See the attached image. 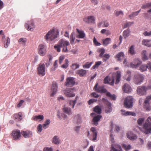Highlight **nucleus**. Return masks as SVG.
<instances>
[{
	"instance_id": "1",
	"label": "nucleus",
	"mask_w": 151,
	"mask_h": 151,
	"mask_svg": "<svg viewBox=\"0 0 151 151\" xmlns=\"http://www.w3.org/2000/svg\"><path fill=\"white\" fill-rule=\"evenodd\" d=\"M59 35V32L57 29L53 28L49 31L44 37L45 41H51L58 37Z\"/></svg>"
},
{
	"instance_id": "2",
	"label": "nucleus",
	"mask_w": 151,
	"mask_h": 151,
	"mask_svg": "<svg viewBox=\"0 0 151 151\" xmlns=\"http://www.w3.org/2000/svg\"><path fill=\"white\" fill-rule=\"evenodd\" d=\"M133 98L132 96H127L124 100V107L127 108H132L133 106Z\"/></svg>"
},
{
	"instance_id": "3",
	"label": "nucleus",
	"mask_w": 151,
	"mask_h": 151,
	"mask_svg": "<svg viewBox=\"0 0 151 151\" xmlns=\"http://www.w3.org/2000/svg\"><path fill=\"white\" fill-rule=\"evenodd\" d=\"M37 73L40 76H43L45 74V66L44 64H39L37 68Z\"/></svg>"
},
{
	"instance_id": "4",
	"label": "nucleus",
	"mask_w": 151,
	"mask_h": 151,
	"mask_svg": "<svg viewBox=\"0 0 151 151\" xmlns=\"http://www.w3.org/2000/svg\"><path fill=\"white\" fill-rule=\"evenodd\" d=\"M58 44H59L61 47H63L62 50L63 52H68L67 47V46L70 45L69 42L68 41L61 39L59 41Z\"/></svg>"
},
{
	"instance_id": "5",
	"label": "nucleus",
	"mask_w": 151,
	"mask_h": 151,
	"mask_svg": "<svg viewBox=\"0 0 151 151\" xmlns=\"http://www.w3.org/2000/svg\"><path fill=\"white\" fill-rule=\"evenodd\" d=\"M144 108L149 111L151 109V95L148 96L144 101Z\"/></svg>"
},
{
	"instance_id": "6",
	"label": "nucleus",
	"mask_w": 151,
	"mask_h": 151,
	"mask_svg": "<svg viewBox=\"0 0 151 151\" xmlns=\"http://www.w3.org/2000/svg\"><path fill=\"white\" fill-rule=\"evenodd\" d=\"M91 131L92 135H90V132L89 131H88L87 136L91 140L95 141L96 139L97 135L96 129L94 127H91Z\"/></svg>"
},
{
	"instance_id": "7",
	"label": "nucleus",
	"mask_w": 151,
	"mask_h": 151,
	"mask_svg": "<svg viewBox=\"0 0 151 151\" xmlns=\"http://www.w3.org/2000/svg\"><path fill=\"white\" fill-rule=\"evenodd\" d=\"M144 78V77L142 75L138 73L136 74L134 76V81L135 84H140L142 82Z\"/></svg>"
},
{
	"instance_id": "8",
	"label": "nucleus",
	"mask_w": 151,
	"mask_h": 151,
	"mask_svg": "<svg viewBox=\"0 0 151 151\" xmlns=\"http://www.w3.org/2000/svg\"><path fill=\"white\" fill-rule=\"evenodd\" d=\"M47 47L45 45L40 44L38 46V52L39 54L42 56H44L47 52Z\"/></svg>"
},
{
	"instance_id": "9",
	"label": "nucleus",
	"mask_w": 151,
	"mask_h": 151,
	"mask_svg": "<svg viewBox=\"0 0 151 151\" xmlns=\"http://www.w3.org/2000/svg\"><path fill=\"white\" fill-rule=\"evenodd\" d=\"M25 28L28 31H32L35 27V25L32 20L28 21L25 25Z\"/></svg>"
},
{
	"instance_id": "10",
	"label": "nucleus",
	"mask_w": 151,
	"mask_h": 151,
	"mask_svg": "<svg viewBox=\"0 0 151 151\" xmlns=\"http://www.w3.org/2000/svg\"><path fill=\"white\" fill-rule=\"evenodd\" d=\"M93 89L96 92L101 93H105L107 91L106 89L104 88V86H98V83H96Z\"/></svg>"
},
{
	"instance_id": "11",
	"label": "nucleus",
	"mask_w": 151,
	"mask_h": 151,
	"mask_svg": "<svg viewBox=\"0 0 151 151\" xmlns=\"http://www.w3.org/2000/svg\"><path fill=\"white\" fill-rule=\"evenodd\" d=\"M142 63V62L138 58L134 59L133 61L130 63V65L132 68H136L138 67Z\"/></svg>"
},
{
	"instance_id": "12",
	"label": "nucleus",
	"mask_w": 151,
	"mask_h": 151,
	"mask_svg": "<svg viewBox=\"0 0 151 151\" xmlns=\"http://www.w3.org/2000/svg\"><path fill=\"white\" fill-rule=\"evenodd\" d=\"M147 90V88L146 86H139L137 87V91L139 95H143L146 94Z\"/></svg>"
},
{
	"instance_id": "13",
	"label": "nucleus",
	"mask_w": 151,
	"mask_h": 151,
	"mask_svg": "<svg viewBox=\"0 0 151 151\" xmlns=\"http://www.w3.org/2000/svg\"><path fill=\"white\" fill-rule=\"evenodd\" d=\"M75 78L72 77H68L66 78L65 85L66 86H72L75 84Z\"/></svg>"
},
{
	"instance_id": "14",
	"label": "nucleus",
	"mask_w": 151,
	"mask_h": 151,
	"mask_svg": "<svg viewBox=\"0 0 151 151\" xmlns=\"http://www.w3.org/2000/svg\"><path fill=\"white\" fill-rule=\"evenodd\" d=\"M1 34L3 35L2 40L4 42V47L5 48H7L9 45L10 39L9 37H7L6 38H5V36L4 35L3 31L2 30L0 31V35Z\"/></svg>"
},
{
	"instance_id": "15",
	"label": "nucleus",
	"mask_w": 151,
	"mask_h": 151,
	"mask_svg": "<svg viewBox=\"0 0 151 151\" xmlns=\"http://www.w3.org/2000/svg\"><path fill=\"white\" fill-rule=\"evenodd\" d=\"M83 21L88 24H93L95 22V18L93 16H89L84 18Z\"/></svg>"
},
{
	"instance_id": "16",
	"label": "nucleus",
	"mask_w": 151,
	"mask_h": 151,
	"mask_svg": "<svg viewBox=\"0 0 151 151\" xmlns=\"http://www.w3.org/2000/svg\"><path fill=\"white\" fill-rule=\"evenodd\" d=\"M14 139H18L21 137V133L19 129H17L12 131L11 134Z\"/></svg>"
},
{
	"instance_id": "17",
	"label": "nucleus",
	"mask_w": 151,
	"mask_h": 151,
	"mask_svg": "<svg viewBox=\"0 0 151 151\" xmlns=\"http://www.w3.org/2000/svg\"><path fill=\"white\" fill-rule=\"evenodd\" d=\"M74 89L73 88L66 89L65 90V94L68 97H74L75 96V94L73 91Z\"/></svg>"
},
{
	"instance_id": "18",
	"label": "nucleus",
	"mask_w": 151,
	"mask_h": 151,
	"mask_svg": "<svg viewBox=\"0 0 151 151\" xmlns=\"http://www.w3.org/2000/svg\"><path fill=\"white\" fill-rule=\"evenodd\" d=\"M58 88V86L55 83H53L52 85L51 89L50 92V95L51 96H54L56 93Z\"/></svg>"
},
{
	"instance_id": "19",
	"label": "nucleus",
	"mask_w": 151,
	"mask_h": 151,
	"mask_svg": "<svg viewBox=\"0 0 151 151\" xmlns=\"http://www.w3.org/2000/svg\"><path fill=\"white\" fill-rule=\"evenodd\" d=\"M21 134L23 136L26 138L31 137L32 135V132L29 130L22 131Z\"/></svg>"
},
{
	"instance_id": "20",
	"label": "nucleus",
	"mask_w": 151,
	"mask_h": 151,
	"mask_svg": "<svg viewBox=\"0 0 151 151\" xmlns=\"http://www.w3.org/2000/svg\"><path fill=\"white\" fill-rule=\"evenodd\" d=\"M23 115L22 112L15 114L14 115V118L16 121H20L22 119Z\"/></svg>"
},
{
	"instance_id": "21",
	"label": "nucleus",
	"mask_w": 151,
	"mask_h": 151,
	"mask_svg": "<svg viewBox=\"0 0 151 151\" xmlns=\"http://www.w3.org/2000/svg\"><path fill=\"white\" fill-rule=\"evenodd\" d=\"M151 125V116H149L148 117L145 122L143 125V128L145 130L149 126Z\"/></svg>"
},
{
	"instance_id": "22",
	"label": "nucleus",
	"mask_w": 151,
	"mask_h": 151,
	"mask_svg": "<svg viewBox=\"0 0 151 151\" xmlns=\"http://www.w3.org/2000/svg\"><path fill=\"white\" fill-rule=\"evenodd\" d=\"M122 90L124 92L129 93L131 91L132 89L130 86L126 83L125 84L122 86Z\"/></svg>"
},
{
	"instance_id": "23",
	"label": "nucleus",
	"mask_w": 151,
	"mask_h": 151,
	"mask_svg": "<svg viewBox=\"0 0 151 151\" xmlns=\"http://www.w3.org/2000/svg\"><path fill=\"white\" fill-rule=\"evenodd\" d=\"M76 31L78 35L76 36L77 37L79 38H83L85 37V34L83 31L80 30L78 29H76Z\"/></svg>"
},
{
	"instance_id": "24",
	"label": "nucleus",
	"mask_w": 151,
	"mask_h": 151,
	"mask_svg": "<svg viewBox=\"0 0 151 151\" xmlns=\"http://www.w3.org/2000/svg\"><path fill=\"white\" fill-rule=\"evenodd\" d=\"M102 117V116L101 115H98L94 117L93 119L94 124L97 125L98 124V122L100 121Z\"/></svg>"
},
{
	"instance_id": "25",
	"label": "nucleus",
	"mask_w": 151,
	"mask_h": 151,
	"mask_svg": "<svg viewBox=\"0 0 151 151\" xmlns=\"http://www.w3.org/2000/svg\"><path fill=\"white\" fill-rule=\"evenodd\" d=\"M127 137L130 140H134L137 138V137L135 135L133 134V133L131 132H128L127 133Z\"/></svg>"
},
{
	"instance_id": "26",
	"label": "nucleus",
	"mask_w": 151,
	"mask_h": 151,
	"mask_svg": "<svg viewBox=\"0 0 151 151\" xmlns=\"http://www.w3.org/2000/svg\"><path fill=\"white\" fill-rule=\"evenodd\" d=\"M106 105L107 107L105 110V112L106 113H110L112 111L111 104L110 103L108 102Z\"/></svg>"
},
{
	"instance_id": "27",
	"label": "nucleus",
	"mask_w": 151,
	"mask_h": 151,
	"mask_svg": "<svg viewBox=\"0 0 151 151\" xmlns=\"http://www.w3.org/2000/svg\"><path fill=\"white\" fill-rule=\"evenodd\" d=\"M98 26L99 27H107L109 25V23L106 21H102L99 23L98 24Z\"/></svg>"
},
{
	"instance_id": "28",
	"label": "nucleus",
	"mask_w": 151,
	"mask_h": 151,
	"mask_svg": "<svg viewBox=\"0 0 151 151\" xmlns=\"http://www.w3.org/2000/svg\"><path fill=\"white\" fill-rule=\"evenodd\" d=\"M142 44L148 47H151V40L144 39L142 40Z\"/></svg>"
},
{
	"instance_id": "29",
	"label": "nucleus",
	"mask_w": 151,
	"mask_h": 151,
	"mask_svg": "<svg viewBox=\"0 0 151 151\" xmlns=\"http://www.w3.org/2000/svg\"><path fill=\"white\" fill-rule=\"evenodd\" d=\"M124 58V55L123 52H120L116 55L115 58L117 59L118 61H120L123 59Z\"/></svg>"
},
{
	"instance_id": "30",
	"label": "nucleus",
	"mask_w": 151,
	"mask_h": 151,
	"mask_svg": "<svg viewBox=\"0 0 151 151\" xmlns=\"http://www.w3.org/2000/svg\"><path fill=\"white\" fill-rule=\"evenodd\" d=\"M93 111L98 114H100L101 113L102 110L100 106L97 105L93 108Z\"/></svg>"
},
{
	"instance_id": "31",
	"label": "nucleus",
	"mask_w": 151,
	"mask_h": 151,
	"mask_svg": "<svg viewBox=\"0 0 151 151\" xmlns=\"http://www.w3.org/2000/svg\"><path fill=\"white\" fill-rule=\"evenodd\" d=\"M86 71L83 69L78 70L76 72L77 74H78L80 77L84 76L86 74Z\"/></svg>"
},
{
	"instance_id": "32",
	"label": "nucleus",
	"mask_w": 151,
	"mask_h": 151,
	"mask_svg": "<svg viewBox=\"0 0 151 151\" xmlns=\"http://www.w3.org/2000/svg\"><path fill=\"white\" fill-rule=\"evenodd\" d=\"M52 142L56 145H58L60 142L59 137L57 136H54L52 138Z\"/></svg>"
},
{
	"instance_id": "33",
	"label": "nucleus",
	"mask_w": 151,
	"mask_h": 151,
	"mask_svg": "<svg viewBox=\"0 0 151 151\" xmlns=\"http://www.w3.org/2000/svg\"><path fill=\"white\" fill-rule=\"evenodd\" d=\"M121 78V72L118 71L116 72V80L115 84H117L119 83L120 81Z\"/></svg>"
},
{
	"instance_id": "34",
	"label": "nucleus",
	"mask_w": 151,
	"mask_h": 151,
	"mask_svg": "<svg viewBox=\"0 0 151 151\" xmlns=\"http://www.w3.org/2000/svg\"><path fill=\"white\" fill-rule=\"evenodd\" d=\"M140 11V10H139L137 12H132L128 16L129 18L130 19H133L136 16L138 15Z\"/></svg>"
},
{
	"instance_id": "35",
	"label": "nucleus",
	"mask_w": 151,
	"mask_h": 151,
	"mask_svg": "<svg viewBox=\"0 0 151 151\" xmlns=\"http://www.w3.org/2000/svg\"><path fill=\"white\" fill-rule=\"evenodd\" d=\"M63 110L64 113L68 115H69L72 114V112L70 108L64 107Z\"/></svg>"
},
{
	"instance_id": "36",
	"label": "nucleus",
	"mask_w": 151,
	"mask_h": 151,
	"mask_svg": "<svg viewBox=\"0 0 151 151\" xmlns=\"http://www.w3.org/2000/svg\"><path fill=\"white\" fill-rule=\"evenodd\" d=\"M97 52L100 53L99 55V57H101L105 52V50L103 48H100L97 49Z\"/></svg>"
},
{
	"instance_id": "37",
	"label": "nucleus",
	"mask_w": 151,
	"mask_h": 151,
	"mask_svg": "<svg viewBox=\"0 0 151 151\" xmlns=\"http://www.w3.org/2000/svg\"><path fill=\"white\" fill-rule=\"evenodd\" d=\"M33 119L35 121L38 120H42L44 119V116L42 115H40L38 116H36L32 117Z\"/></svg>"
},
{
	"instance_id": "38",
	"label": "nucleus",
	"mask_w": 151,
	"mask_h": 151,
	"mask_svg": "<svg viewBox=\"0 0 151 151\" xmlns=\"http://www.w3.org/2000/svg\"><path fill=\"white\" fill-rule=\"evenodd\" d=\"M115 15L116 17H118L119 16H121L122 17L124 15L123 12L122 10L116 11L115 10L114 12Z\"/></svg>"
},
{
	"instance_id": "39",
	"label": "nucleus",
	"mask_w": 151,
	"mask_h": 151,
	"mask_svg": "<svg viewBox=\"0 0 151 151\" xmlns=\"http://www.w3.org/2000/svg\"><path fill=\"white\" fill-rule=\"evenodd\" d=\"M80 65L79 64L76 63H74L72 64L71 66V68L73 70H75L79 68Z\"/></svg>"
},
{
	"instance_id": "40",
	"label": "nucleus",
	"mask_w": 151,
	"mask_h": 151,
	"mask_svg": "<svg viewBox=\"0 0 151 151\" xmlns=\"http://www.w3.org/2000/svg\"><path fill=\"white\" fill-rule=\"evenodd\" d=\"M111 39L110 38H107L103 40V45L104 46H107L110 42Z\"/></svg>"
},
{
	"instance_id": "41",
	"label": "nucleus",
	"mask_w": 151,
	"mask_h": 151,
	"mask_svg": "<svg viewBox=\"0 0 151 151\" xmlns=\"http://www.w3.org/2000/svg\"><path fill=\"white\" fill-rule=\"evenodd\" d=\"M110 56L109 54L106 53L101 58H103V61L105 62L109 59Z\"/></svg>"
},
{
	"instance_id": "42",
	"label": "nucleus",
	"mask_w": 151,
	"mask_h": 151,
	"mask_svg": "<svg viewBox=\"0 0 151 151\" xmlns=\"http://www.w3.org/2000/svg\"><path fill=\"white\" fill-rule=\"evenodd\" d=\"M78 97L76 96L75 98V100L73 101L70 100L69 102V104L70 106H72V108H73L74 107V106L76 103V101Z\"/></svg>"
},
{
	"instance_id": "43",
	"label": "nucleus",
	"mask_w": 151,
	"mask_h": 151,
	"mask_svg": "<svg viewBox=\"0 0 151 151\" xmlns=\"http://www.w3.org/2000/svg\"><path fill=\"white\" fill-rule=\"evenodd\" d=\"M27 40L26 38H21L18 40V42L22 44L23 45H25Z\"/></svg>"
},
{
	"instance_id": "44",
	"label": "nucleus",
	"mask_w": 151,
	"mask_h": 151,
	"mask_svg": "<svg viewBox=\"0 0 151 151\" xmlns=\"http://www.w3.org/2000/svg\"><path fill=\"white\" fill-rule=\"evenodd\" d=\"M74 34L73 33H72L70 36V43L71 44H73L74 43V41L75 40V37L74 36Z\"/></svg>"
},
{
	"instance_id": "45",
	"label": "nucleus",
	"mask_w": 151,
	"mask_h": 151,
	"mask_svg": "<svg viewBox=\"0 0 151 151\" xmlns=\"http://www.w3.org/2000/svg\"><path fill=\"white\" fill-rule=\"evenodd\" d=\"M111 150L113 151H122L121 147L119 145H116V148H115L113 146L111 147Z\"/></svg>"
},
{
	"instance_id": "46",
	"label": "nucleus",
	"mask_w": 151,
	"mask_h": 151,
	"mask_svg": "<svg viewBox=\"0 0 151 151\" xmlns=\"http://www.w3.org/2000/svg\"><path fill=\"white\" fill-rule=\"evenodd\" d=\"M106 95L107 96L110 97L111 99L113 100H115L116 99V96L114 94H111L109 92H107L106 93Z\"/></svg>"
},
{
	"instance_id": "47",
	"label": "nucleus",
	"mask_w": 151,
	"mask_h": 151,
	"mask_svg": "<svg viewBox=\"0 0 151 151\" xmlns=\"http://www.w3.org/2000/svg\"><path fill=\"white\" fill-rule=\"evenodd\" d=\"M101 63L102 62L101 61H99L95 62V65L92 66V69H94L96 68H97L99 67V66L101 64Z\"/></svg>"
},
{
	"instance_id": "48",
	"label": "nucleus",
	"mask_w": 151,
	"mask_h": 151,
	"mask_svg": "<svg viewBox=\"0 0 151 151\" xmlns=\"http://www.w3.org/2000/svg\"><path fill=\"white\" fill-rule=\"evenodd\" d=\"M50 122V120L49 119H47L43 124V127L44 129H46L48 127V125Z\"/></svg>"
},
{
	"instance_id": "49",
	"label": "nucleus",
	"mask_w": 151,
	"mask_h": 151,
	"mask_svg": "<svg viewBox=\"0 0 151 151\" xmlns=\"http://www.w3.org/2000/svg\"><path fill=\"white\" fill-rule=\"evenodd\" d=\"M146 51L145 50H143L142 51V59L144 60H146L148 59V58L147 56L146 55Z\"/></svg>"
},
{
	"instance_id": "50",
	"label": "nucleus",
	"mask_w": 151,
	"mask_h": 151,
	"mask_svg": "<svg viewBox=\"0 0 151 151\" xmlns=\"http://www.w3.org/2000/svg\"><path fill=\"white\" fill-rule=\"evenodd\" d=\"M128 53H130L132 55H134L135 53L133 45L131 46L130 47L128 50Z\"/></svg>"
},
{
	"instance_id": "51",
	"label": "nucleus",
	"mask_w": 151,
	"mask_h": 151,
	"mask_svg": "<svg viewBox=\"0 0 151 151\" xmlns=\"http://www.w3.org/2000/svg\"><path fill=\"white\" fill-rule=\"evenodd\" d=\"M130 31L129 29H127L123 32V36L125 38L128 37L129 35Z\"/></svg>"
},
{
	"instance_id": "52",
	"label": "nucleus",
	"mask_w": 151,
	"mask_h": 151,
	"mask_svg": "<svg viewBox=\"0 0 151 151\" xmlns=\"http://www.w3.org/2000/svg\"><path fill=\"white\" fill-rule=\"evenodd\" d=\"M65 63L62 65L61 67L65 69L67 68L68 66L69 61L68 59H66L65 60Z\"/></svg>"
},
{
	"instance_id": "53",
	"label": "nucleus",
	"mask_w": 151,
	"mask_h": 151,
	"mask_svg": "<svg viewBox=\"0 0 151 151\" xmlns=\"http://www.w3.org/2000/svg\"><path fill=\"white\" fill-rule=\"evenodd\" d=\"M93 63L92 62L89 63L87 62L86 64L83 65V67L84 68H88L90 67Z\"/></svg>"
},
{
	"instance_id": "54",
	"label": "nucleus",
	"mask_w": 151,
	"mask_h": 151,
	"mask_svg": "<svg viewBox=\"0 0 151 151\" xmlns=\"http://www.w3.org/2000/svg\"><path fill=\"white\" fill-rule=\"evenodd\" d=\"M147 69V65H142L140 67L139 70L141 72H143L146 71Z\"/></svg>"
},
{
	"instance_id": "55",
	"label": "nucleus",
	"mask_w": 151,
	"mask_h": 151,
	"mask_svg": "<svg viewBox=\"0 0 151 151\" xmlns=\"http://www.w3.org/2000/svg\"><path fill=\"white\" fill-rule=\"evenodd\" d=\"M151 7V2L146 3L143 5L142 6V8L143 9L148 8Z\"/></svg>"
},
{
	"instance_id": "56",
	"label": "nucleus",
	"mask_w": 151,
	"mask_h": 151,
	"mask_svg": "<svg viewBox=\"0 0 151 151\" xmlns=\"http://www.w3.org/2000/svg\"><path fill=\"white\" fill-rule=\"evenodd\" d=\"M60 47H61L60 46V45L58 44L55 45L54 46V48L58 52H60Z\"/></svg>"
},
{
	"instance_id": "57",
	"label": "nucleus",
	"mask_w": 151,
	"mask_h": 151,
	"mask_svg": "<svg viewBox=\"0 0 151 151\" xmlns=\"http://www.w3.org/2000/svg\"><path fill=\"white\" fill-rule=\"evenodd\" d=\"M144 131V133L146 134H147L151 133V125L149 126Z\"/></svg>"
},
{
	"instance_id": "58",
	"label": "nucleus",
	"mask_w": 151,
	"mask_h": 151,
	"mask_svg": "<svg viewBox=\"0 0 151 151\" xmlns=\"http://www.w3.org/2000/svg\"><path fill=\"white\" fill-rule=\"evenodd\" d=\"M57 60L55 61L53 64V67L51 68V70L54 71L55 70L56 68L58 67L57 65Z\"/></svg>"
},
{
	"instance_id": "59",
	"label": "nucleus",
	"mask_w": 151,
	"mask_h": 151,
	"mask_svg": "<svg viewBox=\"0 0 151 151\" xmlns=\"http://www.w3.org/2000/svg\"><path fill=\"white\" fill-rule=\"evenodd\" d=\"M144 120L145 119L143 118H139L137 120L138 124L139 125H141L142 124V123L144 121Z\"/></svg>"
},
{
	"instance_id": "60",
	"label": "nucleus",
	"mask_w": 151,
	"mask_h": 151,
	"mask_svg": "<svg viewBox=\"0 0 151 151\" xmlns=\"http://www.w3.org/2000/svg\"><path fill=\"white\" fill-rule=\"evenodd\" d=\"M122 147L124 148L125 150L126 151L128 150L131 148V146L130 145H126L125 144H123L122 145Z\"/></svg>"
},
{
	"instance_id": "61",
	"label": "nucleus",
	"mask_w": 151,
	"mask_h": 151,
	"mask_svg": "<svg viewBox=\"0 0 151 151\" xmlns=\"http://www.w3.org/2000/svg\"><path fill=\"white\" fill-rule=\"evenodd\" d=\"M133 23L134 22H129L126 23L124 25V28H126L128 27L131 26L133 24Z\"/></svg>"
},
{
	"instance_id": "62",
	"label": "nucleus",
	"mask_w": 151,
	"mask_h": 151,
	"mask_svg": "<svg viewBox=\"0 0 151 151\" xmlns=\"http://www.w3.org/2000/svg\"><path fill=\"white\" fill-rule=\"evenodd\" d=\"M64 59L65 57L63 55H61L59 57V62L60 65H61L62 63V62Z\"/></svg>"
},
{
	"instance_id": "63",
	"label": "nucleus",
	"mask_w": 151,
	"mask_h": 151,
	"mask_svg": "<svg viewBox=\"0 0 151 151\" xmlns=\"http://www.w3.org/2000/svg\"><path fill=\"white\" fill-rule=\"evenodd\" d=\"M127 75H128V77L127 78L126 80L127 81H130V79H131V72L130 71L128 70L127 71Z\"/></svg>"
},
{
	"instance_id": "64",
	"label": "nucleus",
	"mask_w": 151,
	"mask_h": 151,
	"mask_svg": "<svg viewBox=\"0 0 151 151\" xmlns=\"http://www.w3.org/2000/svg\"><path fill=\"white\" fill-rule=\"evenodd\" d=\"M42 125L41 124H39L37 127V130L38 132H40L42 131Z\"/></svg>"
}]
</instances>
